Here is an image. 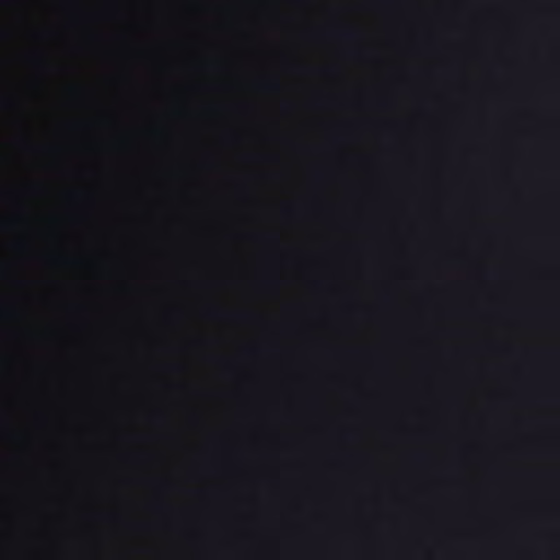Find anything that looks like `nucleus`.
Segmentation results:
<instances>
[{
    "mask_svg": "<svg viewBox=\"0 0 560 560\" xmlns=\"http://www.w3.org/2000/svg\"><path fill=\"white\" fill-rule=\"evenodd\" d=\"M409 459H560V457H409Z\"/></svg>",
    "mask_w": 560,
    "mask_h": 560,
    "instance_id": "1",
    "label": "nucleus"
},
{
    "mask_svg": "<svg viewBox=\"0 0 560 560\" xmlns=\"http://www.w3.org/2000/svg\"><path fill=\"white\" fill-rule=\"evenodd\" d=\"M153 421H154L155 423H158V424H161V423H163V422H164V418H163V417H161V416H158V417H154V418H153Z\"/></svg>",
    "mask_w": 560,
    "mask_h": 560,
    "instance_id": "2",
    "label": "nucleus"
},
{
    "mask_svg": "<svg viewBox=\"0 0 560 560\" xmlns=\"http://www.w3.org/2000/svg\"><path fill=\"white\" fill-rule=\"evenodd\" d=\"M337 431L340 433H346L348 430L346 428H337Z\"/></svg>",
    "mask_w": 560,
    "mask_h": 560,
    "instance_id": "3",
    "label": "nucleus"
},
{
    "mask_svg": "<svg viewBox=\"0 0 560 560\" xmlns=\"http://www.w3.org/2000/svg\"><path fill=\"white\" fill-rule=\"evenodd\" d=\"M267 86H268V88L276 89V88H278V84H277V83H275V82H272V83L268 84Z\"/></svg>",
    "mask_w": 560,
    "mask_h": 560,
    "instance_id": "4",
    "label": "nucleus"
}]
</instances>
